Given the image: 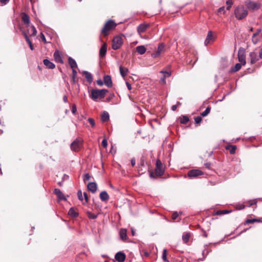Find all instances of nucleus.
Here are the masks:
<instances>
[{"instance_id":"28","label":"nucleus","mask_w":262,"mask_h":262,"mask_svg":"<svg viewBox=\"0 0 262 262\" xmlns=\"http://www.w3.org/2000/svg\"><path fill=\"white\" fill-rule=\"evenodd\" d=\"M260 31L261 30L260 29H258L256 32L253 34L252 40L254 44H256L258 42V39L257 38V36L259 35Z\"/></svg>"},{"instance_id":"43","label":"nucleus","mask_w":262,"mask_h":262,"mask_svg":"<svg viewBox=\"0 0 262 262\" xmlns=\"http://www.w3.org/2000/svg\"><path fill=\"white\" fill-rule=\"evenodd\" d=\"M179 216V214L177 212H174L172 213L171 215V218L173 220H176L178 217Z\"/></svg>"},{"instance_id":"37","label":"nucleus","mask_w":262,"mask_h":262,"mask_svg":"<svg viewBox=\"0 0 262 262\" xmlns=\"http://www.w3.org/2000/svg\"><path fill=\"white\" fill-rule=\"evenodd\" d=\"M77 75V71L75 69H72V81L73 83L76 82V77Z\"/></svg>"},{"instance_id":"63","label":"nucleus","mask_w":262,"mask_h":262,"mask_svg":"<svg viewBox=\"0 0 262 262\" xmlns=\"http://www.w3.org/2000/svg\"><path fill=\"white\" fill-rule=\"evenodd\" d=\"M63 100L65 102H67L68 101V97L67 96L64 95L63 97Z\"/></svg>"},{"instance_id":"30","label":"nucleus","mask_w":262,"mask_h":262,"mask_svg":"<svg viewBox=\"0 0 262 262\" xmlns=\"http://www.w3.org/2000/svg\"><path fill=\"white\" fill-rule=\"evenodd\" d=\"M226 149L229 150L231 154H234L236 149L235 145H228L226 146Z\"/></svg>"},{"instance_id":"17","label":"nucleus","mask_w":262,"mask_h":262,"mask_svg":"<svg viewBox=\"0 0 262 262\" xmlns=\"http://www.w3.org/2000/svg\"><path fill=\"white\" fill-rule=\"evenodd\" d=\"M54 193L57 195L58 199L60 200H65L66 198L63 193L59 189L56 188L54 190Z\"/></svg>"},{"instance_id":"62","label":"nucleus","mask_w":262,"mask_h":262,"mask_svg":"<svg viewBox=\"0 0 262 262\" xmlns=\"http://www.w3.org/2000/svg\"><path fill=\"white\" fill-rule=\"evenodd\" d=\"M135 163H136V162H135V160L134 159H132L131 160V164H132V166H134L135 165Z\"/></svg>"},{"instance_id":"39","label":"nucleus","mask_w":262,"mask_h":262,"mask_svg":"<svg viewBox=\"0 0 262 262\" xmlns=\"http://www.w3.org/2000/svg\"><path fill=\"white\" fill-rule=\"evenodd\" d=\"M211 110V107L210 106H208L205 111H203L200 113V115H208L210 113Z\"/></svg>"},{"instance_id":"40","label":"nucleus","mask_w":262,"mask_h":262,"mask_svg":"<svg viewBox=\"0 0 262 262\" xmlns=\"http://www.w3.org/2000/svg\"><path fill=\"white\" fill-rule=\"evenodd\" d=\"M23 34L25 36L26 40L27 41L28 44L32 42L30 40L28 35H27V33L26 32H23Z\"/></svg>"},{"instance_id":"16","label":"nucleus","mask_w":262,"mask_h":262,"mask_svg":"<svg viewBox=\"0 0 262 262\" xmlns=\"http://www.w3.org/2000/svg\"><path fill=\"white\" fill-rule=\"evenodd\" d=\"M165 45L164 43H160L158 48L157 51L154 53L152 56L155 57H158L160 56V54L163 51L164 49Z\"/></svg>"},{"instance_id":"33","label":"nucleus","mask_w":262,"mask_h":262,"mask_svg":"<svg viewBox=\"0 0 262 262\" xmlns=\"http://www.w3.org/2000/svg\"><path fill=\"white\" fill-rule=\"evenodd\" d=\"M83 74L85 76V77L88 82H91L92 81L93 77H92V74L90 73H89L87 71H83Z\"/></svg>"},{"instance_id":"9","label":"nucleus","mask_w":262,"mask_h":262,"mask_svg":"<svg viewBox=\"0 0 262 262\" xmlns=\"http://www.w3.org/2000/svg\"><path fill=\"white\" fill-rule=\"evenodd\" d=\"M204 174V172L200 169H192L189 170L187 173V175L189 178H197Z\"/></svg>"},{"instance_id":"34","label":"nucleus","mask_w":262,"mask_h":262,"mask_svg":"<svg viewBox=\"0 0 262 262\" xmlns=\"http://www.w3.org/2000/svg\"><path fill=\"white\" fill-rule=\"evenodd\" d=\"M22 20L25 24H27L29 26L30 23V18L27 14L25 13L23 14L22 16Z\"/></svg>"},{"instance_id":"21","label":"nucleus","mask_w":262,"mask_h":262,"mask_svg":"<svg viewBox=\"0 0 262 262\" xmlns=\"http://www.w3.org/2000/svg\"><path fill=\"white\" fill-rule=\"evenodd\" d=\"M149 27V25L145 24H141L137 28L138 32L139 34H141L146 31L147 28Z\"/></svg>"},{"instance_id":"15","label":"nucleus","mask_w":262,"mask_h":262,"mask_svg":"<svg viewBox=\"0 0 262 262\" xmlns=\"http://www.w3.org/2000/svg\"><path fill=\"white\" fill-rule=\"evenodd\" d=\"M160 73L163 74V77L161 78L160 82L162 84H164L166 83V78L167 77H169L171 75V73L169 71L164 70L160 71Z\"/></svg>"},{"instance_id":"18","label":"nucleus","mask_w":262,"mask_h":262,"mask_svg":"<svg viewBox=\"0 0 262 262\" xmlns=\"http://www.w3.org/2000/svg\"><path fill=\"white\" fill-rule=\"evenodd\" d=\"M54 58L56 62L62 63L63 62L61 55L58 51H56L54 53Z\"/></svg>"},{"instance_id":"31","label":"nucleus","mask_w":262,"mask_h":262,"mask_svg":"<svg viewBox=\"0 0 262 262\" xmlns=\"http://www.w3.org/2000/svg\"><path fill=\"white\" fill-rule=\"evenodd\" d=\"M68 214L72 217H75L78 215V213L75 208H71L69 210Z\"/></svg>"},{"instance_id":"3","label":"nucleus","mask_w":262,"mask_h":262,"mask_svg":"<svg viewBox=\"0 0 262 262\" xmlns=\"http://www.w3.org/2000/svg\"><path fill=\"white\" fill-rule=\"evenodd\" d=\"M235 17L238 20H242L248 15V11L243 5L236 7L234 10Z\"/></svg>"},{"instance_id":"45","label":"nucleus","mask_w":262,"mask_h":262,"mask_svg":"<svg viewBox=\"0 0 262 262\" xmlns=\"http://www.w3.org/2000/svg\"><path fill=\"white\" fill-rule=\"evenodd\" d=\"M91 176L89 173H86L84 176L83 181L85 182L86 181H89L90 180Z\"/></svg>"},{"instance_id":"19","label":"nucleus","mask_w":262,"mask_h":262,"mask_svg":"<svg viewBox=\"0 0 262 262\" xmlns=\"http://www.w3.org/2000/svg\"><path fill=\"white\" fill-rule=\"evenodd\" d=\"M26 32L27 33V35L35 36L36 34L37 31L33 26H28L27 32Z\"/></svg>"},{"instance_id":"56","label":"nucleus","mask_w":262,"mask_h":262,"mask_svg":"<svg viewBox=\"0 0 262 262\" xmlns=\"http://www.w3.org/2000/svg\"><path fill=\"white\" fill-rule=\"evenodd\" d=\"M9 1L10 0H0V2L4 5H6L9 2Z\"/></svg>"},{"instance_id":"55","label":"nucleus","mask_w":262,"mask_h":262,"mask_svg":"<svg viewBox=\"0 0 262 262\" xmlns=\"http://www.w3.org/2000/svg\"><path fill=\"white\" fill-rule=\"evenodd\" d=\"M126 84L127 89L129 90H132V85H131V84L128 82H126Z\"/></svg>"},{"instance_id":"46","label":"nucleus","mask_w":262,"mask_h":262,"mask_svg":"<svg viewBox=\"0 0 262 262\" xmlns=\"http://www.w3.org/2000/svg\"><path fill=\"white\" fill-rule=\"evenodd\" d=\"M110 116H101V120L102 122H106L109 120Z\"/></svg>"},{"instance_id":"32","label":"nucleus","mask_w":262,"mask_h":262,"mask_svg":"<svg viewBox=\"0 0 262 262\" xmlns=\"http://www.w3.org/2000/svg\"><path fill=\"white\" fill-rule=\"evenodd\" d=\"M178 120L182 124H186L189 121V118L187 116H182V117H179Z\"/></svg>"},{"instance_id":"50","label":"nucleus","mask_w":262,"mask_h":262,"mask_svg":"<svg viewBox=\"0 0 262 262\" xmlns=\"http://www.w3.org/2000/svg\"><path fill=\"white\" fill-rule=\"evenodd\" d=\"M257 203V201L255 200H250L249 201V206L255 205Z\"/></svg>"},{"instance_id":"13","label":"nucleus","mask_w":262,"mask_h":262,"mask_svg":"<svg viewBox=\"0 0 262 262\" xmlns=\"http://www.w3.org/2000/svg\"><path fill=\"white\" fill-rule=\"evenodd\" d=\"M87 187L88 190L94 193L97 191V184L95 182H90L88 184Z\"/></svg>"},{"instance_id":"20","label":"nucleus","mask_w":262,"mask_h":262,"mask_svg":"<svg viewBox=\"0 0 262 262\" xmlns=\"http://www.w3.org/2000/svg\"><path fill=\"white\" fill-rule=\"evenodd\" d=\"M106 51L107 44L106 43H104L99 50V56L101 57H104L106 54Z\"/></svg>"},{"instance_id":"12","label":"nucleus","mask_w":262,"mask_h":262,"mask_svg":"<svg viewBox=\"0 0 262 262\" xmlns=\"http://www.w3.org/2000/svg\"><path fill=\"white\" fill-rule=\"evenodd\" d=\"M119 236L121 240L123 242H126L128 239L127 235V230L125 228H121L119 231Z\"/></svg>"},{"instance_id":"53","label":"nucleus","mask_w":262,"mask_h":262,"mask_svg":"<svg viewBox=\"0 0 262 262\" xmlns=\"http://www.w3.org/2000/svg\"><path fill=\"white\" fill-rule=\"evenodd\" d=\"M83 195L84 196V199L85 200V202H88V200H89V198H88V195L87 193L84 192Z\"/></svg>"},{"instance_id":"24","label":"nucleus","mask_w":262,"mask_h":262,"mask_svg":"<svg viewBox=\"0 0 262 262\" xmlns=\"http://www.w3.org/2000/svg\"><path fill=\"white\" fill-rule=\"evenodd\" d=\"M100 198L102 201H106L108 200L109 195L106 191H103L100 193Z\"/></svg>"},{"instance_id":"29","label":"nucleus","mask_w":262,"mask_h":262,"mask_svg":"<svg viewBox=\"0 0 262 262\" xmlns=\"http://www.w3.org/2000/svg\"><path fill=\"white\" fill-rule=\"evenodd\" d=\"M146 51V49L144 46H139L136 47V51L141 55L144 54Z\"/></svg>"},{"instance_id":"10","label":"nucleus","mask_w":262,"mask_h":262,"mask_svg":"<svg viewBox=\"0 0 262 262\" xmlns=\"http://www.w3.org/2000/svg\"><path fill=\"white\" fill-rule=\"evenodd\" d=\"M238 58L239 61L242 65H245L246 63V56L244 50H239L238 52Z\"/></svg>"},{"instance_id":"48","label":"nucleus","mask_w":262,"mask_h":262,"mask_svg":"<svg viewBox=\"0 0 262 262\" xmlns=\"http://www.w3.org/2000/svg\"><path fill=\"white\" fill-rule=\"evenodd\" d=\"M101 144H102V146L104 147V148H105L107 147V140L106 139H104L102 141V143H101Z\"/></svg>"},{"instance_id":"23","label":"nucleus","mask_w":262,"mask_h":262,"mask_svg":"<svg viewBox=\"0 0 262 262\" xmlns=\"http://www.w3.org/2000/svg\"><path fill=\"white\" fill-rule=\"evenodd\" d=\"M43 64L49 69H53L55 68V64L47 59L43 60Z\"/></svg>"},{"instance_id":"49","label":"nucleus","mask_w":262,"mask_h":262,"mask_svg":"<svg viewBox=\"0 0 262 262\" xmlns=\"http://www.w3.org/2000/svg\"><path fill=\"white\" fill-rule=\"evenodd\" d=\"M88 121L92 125V127H94L95 126V121L92 118H89Z\"/></svg>"},{"instance_id":"42","label":"nucleus","mask_w":262,"mask_h":262,"mask_svg":"<svg viewBox=\"0 0 262 262\" xmlns=\"http://www.w3.org/2000/svg\"><path fill=\"white\" fill-rule=\"evenodd\" d=\"M194 120L196 124H199L202 121V119L201 116H198V117L194 118Z\"/></svg>"},{"instance_id":"52","label":"nucleus","mask_w":262,"mask_h":262,"mask_svg":"<svg viewBox=\"0 0 262 262\" xmlns=\"http://www.w3.org/2000/svg\"><path fill=\"white\" fill-rule=\"evenodd\" d=\"M77 108L75 104L73 105L72 108V112L73 114H75L76 112Z\"/></svg>"},{"instance_id":"11","label":"nucleus","mask_w":262,"mask_h":262,"mask_svg":"<svg viewBox=\"0 0 262 262\" xmlns=\"http://www.w3.org/2000/svg\"><path fill=\"white\" fill-rule=\"evenodd\" d=\"M125 258V253L121 251L117 252L115 256V258L118 262H124Z\"/></svg>"},{"instance_id":"38","label":"nucleus","mask_w":262,"mask_h":262,"mask_svg":"<svg viewBox=\"0 0 262 262\" xmlns=\"http://www.w3.org/2000/svg\"><path fill=\"white\" fill-rule=\"evenodd\" d=\"M87 215H88V216L89 217V218L90 219H96L97 217V215H96L91 212H89V211H88L87 212Z\"/></svg>"},{"instance_id":"60","label":"nucleus","mask_w":262,"mask_h":262,"mask_svg":"<svg viewBox=\"0 0 262 262\" xmlns=\"http://www.w3.org/2000/svg\"><path fill=\"white\" fill-rule=\"evenodd\" d=\"M178 107V104L173 105H172V107H171V110H172V111H175V110H176V109H177V108Z\"/></svg>"},{"instance_id":"4","label":"nucleus","mask_w":262,"mask_h":262,"mask_svg":"<svg viewBox=\"0 0 262 262\" xmlns=\"http://www.w3.org/2000/svg\"><path fill=\"white\" fill-rule=\"evenodd\" d=\"M165 172V166L162 164V162L157 159L156 163L155 174L158 177L163 176Z\"/></svg>"},{"instance_id":"61","label":"nucleus","mask_w":262,"mask_h":262,"mask_svg":"<svg viewBox=\"0 0 262 262\" xmlns=\"http://www.w3.org/2000/svg\"><path fill=\"white\" fill-rule=\"evenodd\" d=\"M260 223L262 222V219L261 218H258V219H255V223Z\"/></svg>"},{"instance_id":"5","label":"nucleus","mask_w":262,"mask_h":262,"mask_svg":"<svg viewBox=\"0 0 262 262\" xmlns=\"http://www.w3.org/2000/svg\"><path fill=\"white\" fill-rule=\"evenodd\" d=\"M83 140L81 138H77L71 144V148L74 151H79L82 145Z\"/></svg>"},{"instance_id":"59","label":"nucleus","mask_w":262,"mask_h":262,"mask_svg":"<svg viewBox=\"0 0 262 262\" xmlns=\"http://www.w3.org/2000/svg\"><path fill=\"white\" fill-rule=\"evenodd\" d=\"M40 35H41V38L42 40L45 42H46V38H45V35H43V34L42 33H41Z\"/></svg>"},{"instance_id":"41","label":"nucleus","mask_w":262,"mask_h":262,"mask_svg":"<svg viewBox=\"0 0 262 262\" xmlns=\"http://www.w3.org/2000/svg\"><path fill=\"white\" fill-rule=\"evenodd\" d=\"M23 34L25 36L26 40L27 41L28 44L32 42L30 40L28 35H27V33L26 32H23Z\"/></svg>"},{"instance_id":"25","label":"nucleus","mask_w":262,"mask_h":262,"mask_svg":"<svg viewBox=\"0 0 262 262\" xmlns=\"http://www.w3.org/2000/svg\"><path fill=\"white\" fill-rule=\"evenodd\" d=\"M119 71H120V74L124 78L128 74V69L126 68H124L122 66H120L119 67Z\"/></svg>"},{"instance_id":"51","label":"nucleus","mask_w":262,"mask_h":262,"mask_svg":"<svg viewBox=\"0 0 262 262\" xmlns=\"http://www.w3.org/2000/svg\"><path fill=\"white\" fill-rule=\"evenodd\" d=\"M225 12V7H222L218 9V11H217L218 13H222V12L224 13Z\"/></svg>"},{"instance_id":"27","label":"nucleus","mask_w":262,"mask_h":262,"mask_svg":"<svg viewBox=\"0 0 262 262\" xmlns=\"http://www.w3.org/2000/svg\"><path fill=\"white\" fill-rule=\"evenodd\" d=\"M68 62L72 69H75L77 67L76 62L71 57H69L68 58Z\"/></svg>"},{"instance_id":"58","label":"nucleus","mask_w":262,"mask_h":262,"mask_svg":"<svg viewBox=\"0 0 262 262\" xmlns=\"http://www.w3.org/2000/svg\"><path fill=\"white\" fill-rule=\"evenodd\" d=\"M226 4L228 5V6H232V4H233V2L232 0H228L226 2Z\"/></svg>"},{"instance_id":"54","label":"nucleus","mask_w":262,"mask_h":262,"mask_svg":"<svg viewBox=\"0 0 262 262\" xmlns=\"http://www.w3.org/2000/svg\"><path fill=\"white\" fill-rule=\"evenodd\" d=\"M97 83L99 86H102L104 83L102 82V80H98L97 81Z\"/></svg>"},{"instance_id":"22","label":"nucleus","mask_w":262,"mask_h":262,"mask_svg":"<svg viewBox=\"0 0 262 262\" xmlns=\"http://www.w3.org/2000/svg\"><path fill=\"white\" fill-rule=\"evenodd\" d=\"M213 40V36L212 34V32L211 31H209L208 32V34L207 36V37L205 40V45L207 46L208 44H209L211 41H212Z\"/></svg>"},{"instance_id":"8","label":"nucleus","mask_w":262,"mask_h":262,"mask_svg":"<svg viewBox=\"0 0 262 262\" xmlns=\"http://www.w3.org/2000/svg\"><path fill=\"white\" fill-rule=\"evenodd\" d=\"M245 5L249 10L255 11L260 8V4L248 0L245 2Z\"/></svg>"},{"instance_id":"14","label":"nucleus","mask_w":262,"mask_h":262,"mask_svg":"<svg viewBox=\"0 0 262 262\" xmlns=\"http://www.w3.org/2000/svg\"><path fill=\"white\" fill-rule=\"evenodd\" d=\"M104 84L108 88H112L113 83L111 77L110 75H105L103 77Z\"/></svg>"},{"instance_id":"7","label":"nucleus","mask_w":262,"mask_h":262,"mask_svg":"<svg viewBox=\"0 0 262 262\" xmlns=\"http://www.w3.org/2000/svg\"><path fill=\"white\" fill-rule=\"evenodd\" d=\"M249 58L250 60V63L253 64L256 63L257 61H258L260 59H262V55L260 56V51L258 52L256 51H253L249 54Z\"/></svg>"},{"instance_id":"1","label":"nucleus","mask_w":262,"mask_h":262,"mask_svg":"<svg viewBox=\"0 0 262 262\" xmlns=\"http://www.w3.org/2000/svg\"><path fill=\"white\" fill-rule=\"evenodd\" d=\"M116 26L117 24L114 20L111 19L107 21L101 30L100 35L104 37L108 36L110 31L115 29Z\"/></svg>"},{"instance_id":"36","label":"nucleus","mask_w":262,"mask_h":262,"mask_svg":"<svg viewBox=\"0 0 262 262\" xmlns=\"http://www.w3.org/2000/svg\"><path fill=\"white\" fill-rule=\"evenodd\" d=\"M162 259L165 262H168L167 258V251L166 249H164L162 253Z\"/></svg>"},{"instance_id":"47","label":"nucleus","mask_w":262,"mask_h":262,"mask_svg":"<svg viewBox=\"0 0 262 262\" xmlns=\"http://www.w3.org/2000/svg\"><path fill=\"white\" fill-rule=\"evenodd\" d=\"M77 196L79 200L82 201L83 200V197H82V193L81 190H79L77 192Z\"/></svg>"},{"instance_id":"35","label":"nucleus","mask_w":262,"mask_h":262,"mask_svg":"<svg viewBox=\"0 0 262 262\" xmlns=\"http://www.w3.org/2000/svg\"><path fill=\"white\" fill-rule=\"evenodd\" d=\"M242 64L239 63H236L234 67L231 68V69L230 70L231 72H235L238 71L241 69Z\"/></svg>"},{"instance_id":"57","label":"nucleus","mask_w":262,"mask_h":262,"mask_svg":"<svg viewBox=\"0 0 262 262\" xmlns=\"http://www.w3.org/2000/svg\"><path fill=\"white\" fill-rule=\"evenodd\" d=\"M211 165V163H205V167H206L207 168L209 169H210Z\"/></svg>"},{"instance_id":"64","label":"nucleus","mask_w":262,"mask_h":262,"mask_svg":"<svg viewBox=\"0 0 262 262\" xmlns=\"http://www.w3.org/2000/svg\"><path fill=\"white\" fill-rule=\"evenodd\" d=\"M29 45L30 49L31 50H34V48H33V46L32 42L29 43Z\"/></svg>"},{"instance_id":"2","label":"nucleus","mask_w":262,"mask_h":262,"mask_svg":"<svg viewBox=\"0 0 262 262\" xmlns=\"http://www.w3.org/2000/svg\"><path fill=\"white\" fill-rule=\"evenodd\" d=\"M108 90L106 89H93L91 91L90 97L94 100L97 101V99H101L104 98Z\"/></svg>"},{"instance_id":"6","label":"nucleus","mask_w":262,"mask_h":262,"mask_svg":"<svg viewBox=\"0 0 262 262\" xmlns=\"http://www.w3.org/2000/svg\"><path fill=\"white\" fill-rule=\"evenodd\" d=\"M123 44V40L121 37L116 36L112 41V48L115 50L119 49Z\"/></svg>"},{"instance_id":"26","label":"nucleus","mask_w":262,"mask_h":262,"mask_svg":"<svg viewBox=\"0 0 262 262\" xmlns=\"http://www.w3.org/2000/svg\"><path fill=\"white\" fill-rule=\"evenodd\" d=\"M191 233L190 232L184 233L182 235V240L184 243L186 244L189 242Z\"/></svg>"},{"instance_id":"44","label":"nucleus","mask_w":262,"mask_h":262,"mask_svg":"<svg viewBox=\"0 0 262 262\" xmlns=\"http://www.w3.org/2000/svg\"><path fill=\"white\" fill-rule=\"evenodd\" d=\"M255 223V219H247L246 220V224H252Z\"/></svg>"}]
</instances>
